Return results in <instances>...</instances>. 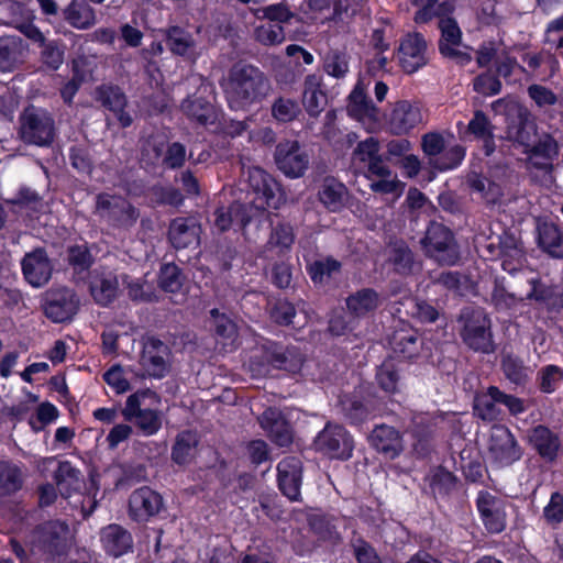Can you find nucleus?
<instances>
[{"mask_svg": "<svg viewBox=\"0 0 563 563\" xmlns=\"http://www.w3.org/2000/svg\"><path fill=\"white\" fill-rule=\"evenodd\" d=\"M225 98L232 110H245L261 101L267 93V81L256 67L235 65L223 85Z\"/></svg>", "mask_w": 563, "mask_h": 563, "instance_id": "nucleus-1", "label": "nucleus"}, {"mask_svg": "<svg viewBox=\"0 0 563 563\" xmlns=\"http://www.w3.org/2000/svg\"><path fill=\"white\" fill-rule=\"evenodd\" d=\"M158 404L156 393L150 389L137 390L126 398L122 416L124 420L134 423L144 435H153L162 427Z\"/></svg>", "mask_w": 563, "mask_h": 563, "instance_id": "nucleus-2", "label": "nucleus"}, {"mask_svg": "<svg viewBox=\"0 0 563 563\" xmlns=\"http://www.w3.org/2000/svg\"><path fill=\"white\" fill-rule=\"evenodd\" d=\"M247 181L254 198L249 208L255 211L278 209L285 201V195L279 184L264 169L260 167H250L247 169Z\"/></svg>", "mask_w": 563, "mask_h": 563, "instance_id": "nucleus-3", "label": "nucleus"}, {"mask_svg": "<svg viewBox=\"0 0 563 563\" xmlns=\"http://www.w3.org/2000/svg\"><path fill=\"white\" fill-rule=\"evenodd\" d=\"M54 133V120L46 110L31 106L21 114L20 135L25 143L46 146L52 143Z\"/></svg>", "mask_w": 563, "mask_h": 563, "instance_id": "nucleus-4", "label": "nucleus"}, {"mask_svg": "<svg viewBox=\"0 0 563 563\" xmlns=\"http://www.w3.org/2000/svg\"><path fill=\"white\" fill-rule=\"evenodd\" d=\"M501 406H505L511 415L525 411V405L520 398L504 394L494 386L486 393L478 394L474 399V411L484 421L501 419Z\"/></svg>", "mask_w": 563, "mask_h": 563, "instance_id": "nucleus-5", "label": "nucleus"}, {"mask_svg": "<svg viewBox=\"0 0 563 563\" xmlns=\"http://www.w3.org/2000/svg\"><path fill=\"white\" fill-rule=\"evenodd\" d=\"M265 361L249 362V371L254 377H261L269 372V366L275 368L285 369L290 373L298 372L302 366V358L294 349L284 350L276 343H268L263 345L261 351Z\"/></svg>", "mask_w": 563, "mask_h": 563, "instance_id": "nucleus-6", "label": "nucleus"}, {"mask_svg": "<svg viewBox=\"0 0 563 563\" xmlns=\"http://www.w3.org/2000/svg\"><path fill=\"white\" fill-rule=\"evenodd\" d=\"M95 213L114 228H130L139 218V212L128 200L109 194L97 196Z\"/></svg>", "mask_w": 563, "mask_h": 563, "instance_id": "nucleus-7", "label": "nucleus"}, {"mask_svg": "<svg viewBox=\"0 0 563 563\" xmlns=\"http://www.w3.org/2000/svg\"><path fill=\"white\" fill-rule=\"evenodd\" d=\"M463 341L473 350L489 353L493 351L490 321L483 310H465L462 313Z\"/></svg>", "mask_w": 563, "mask_h": 563, "instance_id": "nucleus-8", "label": "nucleus"}, {"mask_svg": "<svg viewBox=\"0 0 563 563\" xmlns=\"http://www.w3.org/2000/svg\"><path fill=\"white\" fill-rule=\"evenodd\" d=\"M143 161L147 164H162L167 168L181 167L186 159V147L180 143L167 144L166 136L152 135L143 145Z\"/></svg>", "mask_w": 563, "mask_h": 563, "instance_id": "nucleus-9", "label": "nucleus"}, {"mask_svg": "<svg viewBox=\"0 0 563 563\" xmlns=\"http://www.w3.org/2000/svg\"><path fill=\"white\" fill-rule=\"evenodd\" d=\"M426 252L440 264L453 265L459 252L451 231L443 224L432 222L423 239Z\"/></svg>", "mask_w": 563, "mask_h": 563, "instance_id": "nucleus-10", "label": "nucleus"}, {"mask_svg": "<svg viewBox=\"0 0 563 563\" xmlns=\"http://www.w3.org/2000/svg\"><path fill=\"white\" fill-rule=\"evenodd\" d=\"M346 111L369 133L379 131L384 124L380 110L367 98L361 82L350 93Z\"/></svg>", "mask_w": 563, "mask_h": 563, "instance_id": "nucleus-11", "label": "nucleus"}, {"mask_svg": "<svg viewBox=\"0 0 563 563\" xmlns=\"http://www.w3.org/2000/svg\"><path fill=\"white\" fill-rule=\"evenodd\" d=\"M446 142L440 133H428L422 139L426 155L432 157L430 163L439 170L456 168L465 156V150L460 145L445 148Z\"/></svg>", "mask_w": 563, "mask_h": 563, "instance_id": "nucleus-12", "label": "nucleus"}, {"mask_svg": "<svg viewBox=\"0 0 563 563\" xmlns=\"http://www.w3.org/2000/svg\"><path fill=\"white\" fill-rule=\"evenodd\" d=\"M503 106L506 108L511 107V110L516 111L515 119L507 125V139L522 146L526 153L539 137L536 123L530 119L526 110L518 108L515 103L499 99L492 104L495 111H498Z\"/></svg>", "mask_w": 563, "mask_h": 563, "instance_id": "nucleus-13", "label": "nucleus"}, {"mask_svg": "<svg viewBox=\"0 0 563 563\" xmlns=\"http://www.w3.org/2000/svg\"><path fill=\"white\" fill-rule=\"evenodd\" d=\"M313 446L332 459L346 460L352 455L353 441L343 427L328 423L316 437Z\"/></svg>", "mask_w": 563, "mask_h": 563, "instance_id": "nucleus-14", "label": "nucleus"}, {"mask_svg": "<svg viewBox=\"0 0 563 563\" xmlns=\"http://www.w3.org/2000/svg\"><path fill=\"white\" fill-rule=\"evenodd\" d=\"M488 459L497 466H508L521 457V449L508 428L494 426L488 441Z\"/></svg>", "mask_w": 563, "mask_h": 563, "instance_id": "nucleus-15", "label": "nucleus"}, {"mask_svg": "<svg viewBox=\"0 0 563 563\" xmlns=\"http://www.w3.org/2000/svg\"><path fill=\"white\" fill-rule=\"evenodd\" d=\"M476 508L486 530L499 533L506 528V501L488 490H479L476 497Z\"/></svg>", "mask_w": 563, "mask_h": 563, "instance_id": "nucleus-16", "label": "nucleus"}, {"mask_svg": "<svg viewBox=\"0 0 563 563\" xmlns=\"http://www.w3.org/2000/svg\"><path fill=\"white\" fill-rule=\"evenodd\" d=\"M423 121L421 108L417 103L401 100L394 104L384 124L395 135L407 134Z\"/></svg>", "mask_w": 563, "mask_h": 563, "instance_id": "nucleus-17", "label": "nucleus"}, {"mask_svg": "<svg viewBox=\"0 0 563 563\" xmlns=\"http://www.w3.org/2000/svg\"><path fill=\"white\" fill-rule=\"evenodd\" d=\"M275 162L287 177L298 178L309 165V156L297 141H284L276 146Z\"/></svg>", "mask_w": 563, "mask_h": 563, "instance_id": "nucleus-18", "label": "nucleus"}, {"mask_svg": "<svg viewBox=\"0 0 563 563\" xmlns=\"http://www.w3.org/2000/svg\"><path fill=\"white\" fill-rule=\"evenodd\" d=\"M140 363L148 376L162 378L170 368V350L157 339H147L143 345Z\"/></svg>", "mask_w": 563, "mask_h": 563, "instance_id": "nucleus-19", "label": "nucleus"}, {"mask_svg": "<svg viewBox=\"0 0 563 563\" xmlns=\"http://www.w3.org/2000/svg\"><path fill=\"white\" fill-rule=\"evenodd\" d=\"M398 62L404 71L412 74L428 62L427 43L419 33H408L399 44Z\"/></svg>", "mask_w": 563, "mask_h": 563, "instance_id": "nucleus-20", "label": "nucleus"}, {"mask_svg": "<svg viewBox=\"0 0 563 563\" xmlns=\"http://www.w3.org/2000/svg\"><path fill=\"white\" fill-rule=\"evenodd\" d=\"M38 548L51 556L65 553L68 547L69 529L65 522L49 521L36 530Z\"/></svg>", "mask_w": 563, "mask_h": 563, "instance_id": "nucleus-21", "label": "nucleus"}, {"mask_svg": "<svg viewBox=\"0 0 563 563\" xmlns=\"http://www.w3.org/2000/svg\"><path fill=\"white\" fill-rule=\"evenodd\" d=\"M10 21L9 23L19 30L32 42H43L44 33L34 24V11L19 1H7L4 3Z\"/></svg>", "mask_w": 563, "mask_h": 563, "instance_id": "nucleus-22", "label": "nucleus"}, {"mask_svg": "<svg viewBox=\"0 0 563 563\" xmlns=\"http://www.w3.org/2000/svg\"><path fill=\"white\" fill-rule=\"evenodd\" d=\"M278 485L282 493L292 501L300 497L301 487V461L294 456L283 459L278 465Z\"/></svg>", "mask_w": 563, "mask_h": 563, "instance_id": "nucleus-23", "label": "nucleus"}, {"mask_svg": "<svg viewBox=\"0 0 563 563\" xmlns=\"http://www.w3.org/2000/svg\"><path fill=\"white\" fill-rule=\"evenodd\" d=\"M163 499L159 494L148 487L133 492L129 499L130 516L135 521H145L159 512Z\"/></svg>", "mask_w": 563, "mask_h": 563, "instance_id": "nucleus-24", "label": "nucleus"}, {"mask_svg": "<svg viewBox=\"0 0 563 563\" xmlns=\"http://www.w3.org/2000/svg\"><path fill=\"white\" fill-rule=\"evenodd\" d=\"M119 283L113 272L93 269L89 277V290L93 300L101 306L111 303L118 295Z\"/></svg>", "mask_w": 563, "mask_h": 563, "instance_id": "nucleus-25", "label": "nucleus"}, {"mask_svg": "<svg viewBox=\"0 0 563 563\" xmlns=\"http://www.w3.org/2000/svg\"><path fill=\"white\" fill-rule=\"evenodd\" d=\"M200 80L197 97L188 98L181 103L183 111L190 118L197 120L202 124L213 123L217 119V113L209 100L205 99L206 93H211V85Z\"/></svg>", "mask_w": 563, "mask_h": 563, "instance_id": "nucleus-26", "label": "nucleus"}, {"mask_svg": "<svg viewBox=\"0 0 563 563\" xmlns=\"http://www.w3.org/2000/svg\"><path fill=\"white\" fill-rule=\"evenodd\" d=\"M371 445L387 459L394 460L404 450L402 438L394 427L377 426L369 435Z\"/></svg>", "mask_w": 563, "mask_h": 563, "instance_id": "nucleus-27", "label": "nucleus"}, {"mask_svg": "<svg viewBox=\"0 0 563 563\" xmlns=\"http://www.w3.org/2000/svg\"><path fill=\"white\" fill-rule=\"evenodd\" d=\"M22 271L25 279L33 287L44 286L51 278L52 265L43 250H36L24 256Z\"/></svg>", "mask_w": 563, "mask_h": 563, "instance_id": "nucleus-28", "label": "nucleus"}, {"mask_svg": "<svg viewBox=\"0 0 563 563\" xmlns=\"http://www.w3.org/2000/svg\"><path fill=\"white\" fill-rule=\"evenodd\" d=\"M78 300L70 290H63L49 295L45 305V316L53 322L69 320L77 311Z\"/></svg>", "mask_w": 563, "mask_h": 563, "instance_id": "nucleus-29", "label": "nucleus"}, {"mask_svg": "<svg viewBox=\"0 0 563 563\" xmlns=\"http://www.w3.org/2000/svg\"><path fill=\"white\" fill-rule=\"evenodd\" d=\"M27 45L21 37L7 35L0 37V71L10 73L25 59Z\"/></svg>", "mask_w": 563, "mask_h": 563, "instance_id": "nucleus-30", "label": "nucleus"}, {"mask_svg": "<svg viewBox=\"0 0 563 563\" xmlns=\"http://www.w3.org/2000/svg\"><path fill=\"white\" fill-rule=\"evenodd\" d=\"M254 217V212L246 205L232 203L228 209L219 208L214 213V228L220 232L230 228L243 229Z\"/></svg>", "mask_w": 563, "mask_h": 563, "instance_id": "nucleus-31", "label": "nucleus"}, {"mask_svg": "<svg viewBox=\"0 0 563 563\" xmlns=\"http://www.w3.org/2000/svg\"><path fill=\"white\" fill-rule=\"evenodd\" d=\"M96 99L114 113L122 126L131 125L132 118L124 111L126 99L120 88L102 85L96 90Z\"/></svg>", "mask_w": 563, "mask_h": 563, "instance_id": "nucleus-32", "label": "nucleus"}, {"mask_svg": "<svg viewBox=\"0 0 563 563\" xmlns=\"http://www.w3.org/2000/svg\"><path fill=\"white\" fill-rule=\"evenodd\" d=\"M201 228L195 219H176L169 228V240L176 249L197 246Z\"/></svg>", "mask_w": 563, "mask_h": 563, "instance_id": "nucleus-33", "label": "nucleus"}, {"mask_svg": "<svg viewBox=\"0 0 563 563\" xmlns=\"http://www.w3.org/2000/svg\"><path fill=\"white\" fill-rule=\"evenodd\" d=\"M442 37L440 41V52L446 57L457 58L461 63L471 60L467 54L459 51L461 44V31L457 23L450 18L440 21Z\"/></svg>", "mask_w": 563, "mask_h": 563, "instance_id": "nucleus-34", "label": "nucleus"}, {"mask_svg": "<svg viewBox=\"0 0 563 563\" xmlns=\"http://www.w3.org/2000/svg\"><path fill=\"white\" fill-rule=\"evenodd\" d=\"M100 540L104 550L113 556L123 555L132 548V537L130 532L114 523L101 530Z\"/></svg>", "mask_w": 563, "mask_h": 563, "instance_id": "nucleus-35", "label": "nucleus"}, {"mask_svg": "<svg viewBox=\"0 0 563 563\" xmlns=\"http://www.w3.org/2000/svg\"><path fill=\"white\" fill-rule=\"evenodd\" d=\"M258 421L261 427L278 445L284 446L290 443L291 433L289 426L277 409H266L260 417Z\"/></svg>", "mask_w": 563, "mask_h": 563, "instance_id": "nucleus-36", "label": "nucleus"}, {"mask_svg": "<svg viewBox=\"0 0 563 563\" xmlns=\"http://www.w3.org/2000/svg\"><path fill=\"white\" fill-rule=\"evenodd\" d=\"M526 153L531 165L548 170L552 159L558 155V143L551 135L543 134Z\"/></svg>", "mask_w": 563, "mask_h": 563, "instance_id": "nucleus-37", "label": "nucleus"}, {"mask_svg": "<svg viewBox=\"0 0 563 563\" xmlns=\"http://www.w3.org/2000/svg\"><path fill=\"white\" fill-rule=\"evenodd\" d=\"M302 103L311 117H317L323 110L327 103V96L321 90V77L309 75L305 79Z\"/></svg>", "mask_w": 563, "mask_h": 563, "instance_id": "nucleus-38", "label": "nucleus"}, {"mask_svg": "<svg viewBox=\"0 0 563 563\" xmlns=\"http://www.w3.org/2000/svg\"><path fill=\"white\" fill-rule=\"evenodd\" d=\"M529 442L542 457L550 461L554 460L560 448L559 438L543 426H538L531 430Z\"/></svg>", "mask_w": 563, "mask_h": 563, "instance_id": "nucleus-39", "label": "nucleus"}, {"mask_svg": "<svg viewBox=\"0 0 563 563\" xmlns=\"http://www.w3.org/2000/svg\"><path fill=\"white\" fill-rule=\"evenodd\" d=\"M65 20L75 29L87 30L95 25V10L86 0H71L64 10Z\"/></svg>", "mask_w": 563, "mask_h": 563, "instance_id": "nucleus-40", "label": "nucleus"}, {"mask_svg": "<svg viewBox=\"0 0 563 563\" xmlns=\"http://www.w3.org/2000/svg\"><path fill=\"white\" fill-rule=\"evenodd\" d=\"M379 303V295L369 288L358 290L346 299L347 309L354 319L365 317L374 311Z\"/></svg>", "mask_w": 563, "mask_h": 563, "instance_id": "nucleus-41", "label": "nucleus"}, {"mask_svg": "<svg viewBox=\"0 0 563 563\" xmlns=\"http://www.w3.org/2000/svg\"><path fill=\"white\" fill-rule=\"evenodd\" d=\"M376 382L379 388L388 395L401 393L404 387L400 372L393 360H386L377 368Z\"/></svg>", "mask_w": 563, "mask_h": 563, "instance_id": "nucleus-42", "label": "nucleus"}, {"mask_svg": "<svg viewBox=\"0 0 563 563\" xmlns=\"http://www.w3.org/2000/svg\"><path fill=\"white\" fill-rule=\"evenodd\" d=\"M467 130L475 139L484 143V150L487 156L495 151L494 126L482 111L474 113L473 119L468 122Z\"/></svg>", "mask_w": 563, "mask_h": 563, "instance_id": "nucleus-43", "label": "nucleus"}, {"mask_svg": "<svg viewBox=\"0 0 563 563\" xmlns=\"http://www.w3.org/2000/svg\"><path fill=\"white\" fill-rule=\"evenodd\" d=\"M54 477L60 495L66 498L70 497L71 493L81 486L80 472L73 467L68 461L58 463Z\"/></svg>", "mask_w": 563, "mask_h": 563, "instance_id": "nucleus-44", "label": "nucleus"}, {"mask_svg": "<svg viewBox=\"0 0 563 563\" xmlns=\"http://www.w3.org/2000/svg\"><path fill=\"white\" fill-rule=\"evenodd\" d=\"M539 245L554 257H563V236L553 223L538 225Z\"/></svg>", "mask_w": 563, "mask_h": 563, "instance_id": "nucleus-45", "label": "nucleus"}, {"mask_svg": "<svg viewBox=\"0 0 563 563\" xmlns=\"http://www.w3.org/2000/svg\"><path fill=\"white\" fill-rule=\"evenodd\" d=\"M319 197L329 210L339 211L347 200V189L342 183L329 179L324 181Z\"/></svg>", "mask_w": 563, "mask_h": 563, "instance_id": "nucleus-46", "label": "nucleus"}, {"mask_svg": "<svg viewBox=\"0 0 563 563\" xmlns=\"http://www.w3.org/2000/svg\"><path fill=\"white\" fill-rule=\"evenodd\" d=\"M393 351L406 358L413 357L419 350L418 335L411 329H400L395 331L390 339Z\"/></svg>", "mask_w": 563, "mask_h": 563, "instance_id": "nucleus-47", "label": "nucleus"}, {"mask_svg": "<svg viewBox=\"0 0 563 563\" xmlns=\"http://www.w3.org/2000/svg\"><path fill=\"white\" fill-rule=\"evenodd\" d=\"M23 484L21 468L10 462H0V496L18 492Z\"/></svg>", "mask_w": 563, "mask_h": 563, "instance_id": "nucleus-48", "label": "nucleus"}, {"mask_svg": "<svg viewBox=\"0 0 563 563\" xmlns=\"http://www.w3.org/2000/svg\"><path fill=\"white\" fill-rule=\"evenodd\" d=\"M197 443L198 437L195 432L184 431L179 433L172 449L173 461L179 465L188 463L194 456Z\"/></svg>", "mask_w": 563, "mask_h": 563, "instance_id": "nucleus-49", "label": "nucleus"}, {"mask_svg": "<svg viewBox=\"0 0 563 563\" xmlns=\"http://www.w3.org/2000/svg\"><path fill=\"white\" fill-rule=\"evenodd\" d=\"M42 47L41 60L49 69L56 70L64 63V45L57 41H46L44 36L43 42H34Z\"/></svg>", "mask_w": 563, "mask_h": 563, "instance_id": "nucleus-50", "label": "nucleus"}, {"mask_svg": "<svg viewBox=\"0 0 563 563\" xmlns=\"http://www.w3.org/2000/svg\"><path fill=\"white\" fill-rule=\"evenodd\" d=\"M214 320L216 333L222 340L223 346H232L238 338L235 323L225 314L219 313L217 309L211 310Z\"/></svg>", "mask_w": 563, "mask_h": 563, "instance_id": "nucleus-51", "label": "nucleus"}, {"mask_svg": "<svg viewBox=\"0 0 563 563\" xmlns=\"http://www.w3.org/2000/svg\"><path fill=\"white\" fill-rule=\"evenodd\" d=\"M294 241L292 227L287 223H279L273 228L267 245L271 249H278L279 253H284L290 250Z\"/></svg>", "mask_w": 563, "mask_h": 563, "instance_id": "nucleus-52", "label": "nucleus"}, {"mask_svg": "<svg viewBox=\"0 0 563 563\" xmlns=\"http://www.w3.org/2000/svg\"><path fill=\"white\" fill-rule=\"evenodd\" d=\"M254 34L263 45H278L285 41L284 27L279 23H262L256 26Z\"/></svg>", "mask_w": 563, "mask_h": 563, "instance_id": "nucleus-53", "label": "nucleus"}, {"mask_svg": "<svg viewBox=\"0 0 563 563\" xmlns=\"http://www.w3.org/2000/svg\"><path fill=\"white\" fill-rule=\"evenodd\" d=\"M59 416L58 409L51 402H42L34 416L30 417L29 424L34 432L42 431L47 424L53 423Z\"/></svg>", "mask_w": 563, "mask_h": 563, "instance_id": "nucleus-54", "label": "nucleus"}, {"mask_svg": "<svg viewBox=\"0 0 563 563\" xmlns=\"http://www.w3.org/2000/svg\"><path fill=\"white\" fill-rule=\"evenodd\" d=\"M388 258L393 263L395 271L406 274L412 265V254L405 243H395L388 249Z\"/></svg>", "mask_w": 563, "mask_h": 563, "instance_id": "nucleus-55", "label": "nucleus"}, {"mask_svg": "<svg viewBox=\"0 0 563 563\" xmlns=\"http://www.w3.org/2000/svg\"><path fill=\"white\" fill-rule=\"evenodd\" d=\"M167 45L178 55H186L194 45L189 33L178 26H173L167 32Z\"/></svg>", "mask_w": 563, "mask_h": 563, "instance_id": "nucleus-56", "label": "nucleus"}, {"mask_svg": "<svg viewBox=\"0 0 563 563\" xmlns=\"http://www.w3.org/2000/svg\"><path fill=\"white\" fill-rule=\"evenodd\" d=\"M540 388L543 393L555 391L563 382V369L556 365H547L539 374Z\"/></svg>", "mask_w": 563, "mask_h": 563, "instance_id": "nucleus-57", "label": "nucleus"}, {"mask_svg": "<svg viewBox=\"0 0 563 563\" xmlns=\"http://www.w3.org/2000/svg\"><path fill=\"white\" fill-rule=\"evenodd\" d=\"M297 101L288 98H279L272 106V114L279 122H290L300 113Z\"/></svg>", "mask_w": 563, "mask_h": 563, "instance_id": "nucleus-58", "label": "nucleus"}, {"mask_svg": "<svg viewBox=\"0 0 563 563\" xmlns=\"http://www.w3.org/2000/svg\"><path fill=\"white\" fill-rule=\"evenodd\" d=\"M325 73L334 78H343L349 73V60L344 53L330 52L324 59Z\"/></svg>", "mask_w": 563, "mask_h": 563, "instance_id": "nucleus-59", "label": "nucleus"}, {"mask_svg": "<svg viewBox=\"0 0 563 563\" xmlns=\"http://www.w3.org/2000/svg\"><path fill=\"white\" fill-rule=\"evenodd\" d=\"M341 264L333 258L316 261L309 265L308 272L314 283H322L340 271Z\"/></svg>", "mask_w": 563, "mask_h": 563, "instance_id": "nucleus-60", "label": "nucleus"}, {"mask_svg": "<svg viewBox=\"0 0 563 563\" xmlns=\"http://www.w3.org/2000/svg\"><path fill=\"white\" fill-rule=\"evenodd\" d=\"M369 187L375 192L395 194L399 197L404 192L405 184L398 179L397 175L390 173L388 176L377 177L376 180L372 179Z\"/></svg>", "mask_w": 563, "mask_h": 563, "instance_id": "nucleus-61", "label": "nucleus"}, {"mask_svg": "<svg viewBox=\"0 0 563 563\" xmlns=\"http://www.w3.org/2000/svg\"><path fill=\"white\" fill-rule=\"evenodd\" d=\"M103 379L117 394H123L130 389L128 373L120 365L110 367L103 374Z\"/></svg>", "mask_w": 563, "mask_h": 563, "instance_id": "nucleus-62", "label": "nucleus"}, {"mask_svg": "<svg viewBox=\"0 0 563 563\" xmlns=\"http://www.w3.org/2000/svg\"><path fill=\"white\" fill-rule=\"evenodd\" d=\"M379 155V143L375 137H367L357 144L353 152V159L355 162L367 165Z\"/></svg>", "mask_w": 563, "mask_h": 563, "instance_id": "nucleus-63", "label": "nucleus"}, {"mask_svg": "<svg viewBox=\"0 0 563 563\" xmlns=\"http://www.w3.org/2000/svg\"><path fill=\"white\" fill-rule=\"evenodd\" d=\"M543 517L550 525H558L563 521V495L553 493L549 503L543 508Z\"/></svg>", "mask_w": 563, "mask_h": 563, "instance_id": "nucleus-64", "label": "nucleus"}]
</instances>
